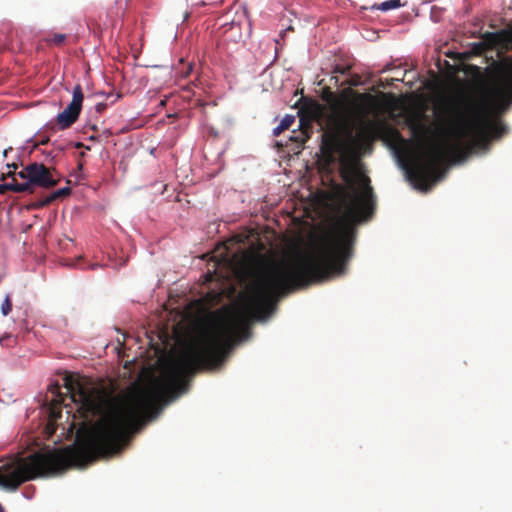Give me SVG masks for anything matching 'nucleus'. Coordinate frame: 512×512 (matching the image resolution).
Segmentation results:
<instances>
[{"label":"nucleus","instance_id":"nucleus-7","mask_svg":"<svg viewBox=\"0 0 512 512\" xmlns=\"http://www.w3.org/2000/svg\"><path fill=\"white\" fill-rule=\"evenodd\" d=\"M320 110L319 105H314L312 109L305 115L302 110L299 111V130L293 131L292 136L290 137L291 141H294L298 144V147H302L308 139L311 137L313 132L312 130V121L318 117Z\"/></svg>","mask_w":512,"mask_h":512},{"label":"nucleus","instance_id":"nucleus-2","mask_svg":"<svg viewBox=\"0 0 512 512\" xmlns=\"http://www.w3.org/2000/svg\"><path fill=\"white\" fill-rule=\"evenodd\" d=\"M444 110L455 117L450 129L453 141L433 143L425 149L412 172L424 186L434 184L445 174L443 165L449 160H463L474 148L486 146L491 139L506 133V126L489 119L485 106L463 93L444 102Z\"/></svg>","mask_w":512,"mask_h":512},{"label":"nucleus","instance_id":"nucleus-1","mask_svg":"<svg viewBox=\"0 0 512 512\" xmlns=\"http://www.w3.org/2000/svg\"><path fill=\"white\" fill-rule=\"evenodd\" d=\"M218 366V329L188 345L149 386L127 401L109 398L101 390L72 376L64 386L83 417H98L77 447L36 452L0 466V486L15 490L26 481L110 457L127 444L131 434L162 401L186 392L200 369Z\"/></svg>","mask_w":512,"mask_h":512},{"label":"nucleus","instance_id":"nucleus-26","mask_svg":"<svg viewBox=\"0 0 512 512\" xmlns=\"http://www.w3.org/2000/svg\"><path fill=\"white\" fill-rule=\"evenodd\" d=\"M81 146H82V143H77L76 144V147H78V148L81 147Z\"/></svg>","mask_w":512,"mask_h":512},{"label":"nucleus","instance_id":"nucleus-21","mask_svg":"<svg viewBox=\"0 0 512 512\" xmlns=\"http://www.w3.org/2000/svg\"><path fill=\"white\" fill-rule=\"evenodd\" d=\"M49 141H50L49 137H47V136H46V137L42 138V139L39 141V145H46V144H48V143H49Z\"/></svg>","mask_w":512,"mask_h":512},{"label":"nucleus","instance_id":"nucleus-15","mask_svg":"<svg viewBox=\"0 0 512 512\" xmlns=\"http://www.w3.org/2000/svg\"><path fill=\"white\" fill-rule=\"evenodd\" d=\"M295 122V117L292 116V115H286L282 120L281 122L279 123L282 127V129H289L292 124Z\"/></svg>","mask_w":512,"mask_h":512},{"label":"nucleus","instance_id":"nucleus-18","mask_svg":"<svg viewBox=\"0 0 512 512\" xmlns=\"http://www.w3.org/2000/svg\"><path fill=\"white\" fill-rule=\"evenodd\" d=\"M346 83L350 86V87H353V86H358L360 85L361 83V78L358 74H354L352 75L347 81Z\"/></svg>","mask_w":512,"mask_h":512},{"label":"nucleus","instance_id":"nucleus-27","mask_svg":"<svg viewBox=\"0 0 512 512\" xmlns=\"http://www.w3.org/2000/svg\"><path fill=\"white\" fill-rule=\"evenodd\" d=\"M7 152H8V150H4V153H3V154H4V156H6V155H7Z\"/></svg>","mask_w":512,"mask_h":512},{"label":"nucleus","instance_id":"nucleus-24","mask_svg":"<svg viewBox=\"0 0 512 512\" xmlns=\"http://www.w3.org/2000/svg\"><path fill=\"white\" fill-rule=\"evenodd\" d=\"M0 512H6L4 507L0 504Z\"/></svg>","mask_w":512,"mask_h":512},{"label":"nucleus","instance_id":"nucleus-12","mask_svg":"<svg viewBox=\"0 0 512 512\" xmlns=\"http://www.w3.org/2000/svg\"><path fill=\"white\" fill-rule=\"evenodd\" d=\"M17 343V338L12 334H5L0 338L3 347H12Z\"/></svg>","mask_w":512,"mask_h":512},{"label":"nucleus","instance_id":"nucleus-23","mask_svg":"<svg viewBox=\"0 0 512 512\" xmlns=\"http://www.w3.org/2000/svg\"><path fill=\"white\" fill-rule=\"evenodd\" d=\"M7 166H8V168L12 167L14 170L17 169V165L16 164H11V165L8 164Z\"/></svg>","mask_w":512,"mask_h":512},{"label":"nucleus","instance_id":"nucleus-20","mask_svg":"<svg viewBox=\"0 0 512 512\" xmlns=\"http://www.w3.org/2000/svg\"><path fill=\"white\" fill-rule=\"evenodd\" d=\"M283 131H285V129H282L281 125L279 124L276 128H274V130H273V135H274V136H278V135H280V133H282Z\"/></svg>","mask_w":512,"mask_h":512},{"label":"nucleus","instance_id":"nucleus-5","mask_svg":"<svg viewBox=\"0 0 512 512\" xmlns=\"http://www.w3.org/2000/svg\"><path fill=\"white\" fill-rule=\"evenodd\" d=\"M84 94L80 84H77L72 91V100L67 107L60 112L54 122H49L47 127L53 131L66 130L70 128L79 118Z\"/></svg>","mask_w":512,"mask_h":512},{"label":"nucleus","instance_id":"nucleus-25","mask_svg":"<svg viewBox=\"0 0 512 512\" xmlns=\"http://www.w3.org/2000/svg\"><path fill=\"white\" fill-rule=\"evenodd\" d=\"M98 266H99L98 264H94V265L91 266V269H95Z\"/></svg>","mask_w":512,"mask_h":512},{"label":"nucleus","instance_id":"nucleus-4","mask_svg":"<svg viewBox=\"0 0 512 512\" xmlns=\"http://www.w3.org/2000/svg\"><path fill=\"white\" fill-rule=\"evenodd\" d=\"M25 182L21 185L25 186V192L34 193L36 187L50 189L58 184V180L53 176L50 168L42 163H31L25 166L17 174Z\"/></svg>","mask_w":512,"mask_h":512},{"label":"nucleus","instance_id":"nucleus-11","mask_svg":"<svg viewBox=\"0 0 512 512\" xmlns=\"http://www.w3.org/2000/svg\"><path fill=\"white\" fill-rule=\"evenodd\" d=\"M403 4L401 0H387L380 4H374L371 6V9H377L382 11L394 10L402 7Z\"/></svg>","mask_w":512,"mask_h":512},{"label":"nucleus","instance_id":"nucleus-3","mask_svg":"<svg viewBox=\"0 0 512 512\" xmlns=\"http://www.w3.org/2000/svg\"><path fill=\"white\" fill-rule=\"evenodd\" d=\"M324 100L330 103L331 113L328 117L327 130L323 135V142L332 152L344 143L360 148L364 145H371L377 139L391 147L406 144L401 133L385 121H369L355 135V123L358 118L355 102L350 101L346 109L336 114L335 95L328 91Z\"/></svg>","mask_w":512,"mask_h":512},{"label":"nucleus","instance_id":"nucleus-22","mask_svg":"<svg viewBox=\"0 0 512 512\" xmlns=\"http://www.w3.org/2000/svg\"><path fill=\"white\" fill-rule=\"evenodd\" d=\"M105 108H106V105H105V104H103V103H99V104H97V106H96V109H97V111H98V112L103 111Z\"/></svg>","mask_w":512,"mask_h":512},{"label":"nucleus","instance_id":"nucleus-14","mask_svg":"<svg viewBox=\"0 0 512 512\" xmlns=\"http://www.w3.org/2000/svg\"><path fill=\"white\" fill-rule=\"evenodd\" d=\"M194 64L193 63H187L183 66V69L179 71L180 77L183 79H186L190 77V75L193 72Z\"/></svg>","mask_w":512,"mask_h":512},{"label":"nucleus","instance_id":"nucleus-8","mask_svg":"<svg viewBox=\"0 0 512 512\" xmlns=\"http://www.w3.org/2000/svg\"><path fill=\"white\" fill-rule=\"evenodd\" d=\"M61 388L55 384L49 388V392L53 395L48 408V423L46 430L49 435H52L57 429V421L62 417L61 405L64 401V396L61 393Z\"/></svg>","mask_w":512,"mask_h":512},{"label":"nucleus","instance_id":"nucleus-9","mask_svg":"<svg viewBox=\"0 0 512 512\" xmlns=\"http://www.w3.org/2000/svg\"><path fill=\"white\" fill-rule=\"evenodd\" d=\"M70 193H71L70 187H63L61 189H58V190L52 192L49 196L32 203L30 207L32 209L43 208L45 206L50 205L55 200L62 199L64 197L70 195Z\"/></svg>","mask_w":512,"mask_h":512},{"label":"nucleus","instance_id":"nucleus-6","mask_svg":"<svg viewBox=\"0 0 512 512\" xmlns=\"http://www.w3.org/2000/svg\"><path fill=\"white\" fill-rule=\"evenodd\" d=\"M502 82L495 89L497 108L506 109L512 103V56L506 57L501 64Z\"/></svg>","mask_w":512,"mask_h":512},{"label":"nucleus","instance_id":"nucleus-16","mask_svg":"<svg viewBox=\"0 0 512 512\" xmlns=\"http://www.w3.org/2000/svg\"><path fill=\"white\" fill-rule=\"evenodd\" d=\"M66 39V35L65 34H54L50 39H49V42L54 44V45H61Z\"/></svg>","mask_w":512,"mask_h":512},{"label":"nucleus","instance_id":"nucleus-10","mask_svg":"<svg viewBox=\"0 0 512 512\" xmlns=\"http://www.w3.org/2000/svg\"><path fill=\"white\" fill-rule=\"evenodd\" d=\"M14 175H15L14 170L9 171L7 174L2 175V180L6 179L7 177H14ZM25 189H26V187L21 185V183L16 182L15 178H13L12 183L0 185V193H4L7 190L17 192V193H23V192H25Z\"/></svg>","mask_w":512,"mask_h":512},{"label":"nucleus","instance_id":"nucleus-19","mask_svg":"<svg viewBox=\"0 0 512 512\" xmlns=\"http://www.w3.org/2000/svg\"><path fill=\"white\" fill-rule=\"evenodd\" d=\"M349 71H350L349 65H346V66L336 65V67H335V72L340 73L342 75L347 74Z\"/></svg>","mask_w":512,"mask_h":512},{"label":"nucleus","instance_id":"nucleus-13","mask_svg":"<svg viewBox=\"0 0 512 512\" xmlns=\"http://www.w3.org/2000/svg\"><path fill=\"white\" fill-rule=\"evenodd\" d=\"M12 311V300L9 294L6 295L2 305L1 312L4 316H7Z\"/></svg>","mask_w":512,"mask_h":512},{"label":"nucleus","instance_id":"nucleus-17","mask_svg":"<svg viewBox=\"0 0 512 512\" xmlns=\"http://www.w3.org/2000/svg\"><path fill=\"white\" fill-rule=\"evenodd\" d=\"M343 95L344 96L356 95V93L351 88H348L345 91H343ZM357 97L361 100L372 99V96L369 94H357Z\"/></svg>","mask_w":512,"mask_h":512}]
</instances>
